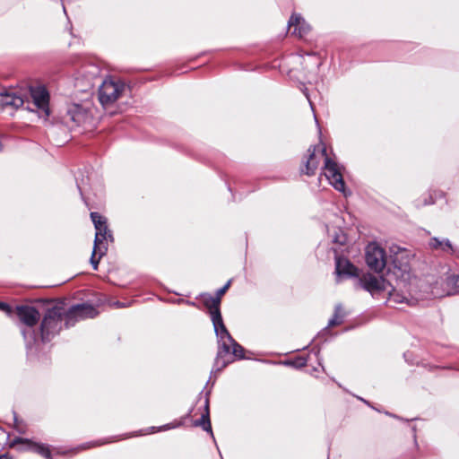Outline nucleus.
Returning a JSON list of instances; mask_svg holds the SVG:
<instances>
[{
  "label": "nucleus",
  "mask_w": 459,
  "mask_h": 459,
  "mask_svg": "<svg viewBox=\"0 0 459 459\" xmlns=\"http://www.w3.org/2000/svg\"><path fill=\"white\" fill-rule=\"evenodd\" d=\"M204 304L209 309L214 332L218 338L219 351L215 359L214 368L217 371H221L230 363L233 362V357L243 359L244 349L232 338L223 323L220 310V298L204 295Z\"/></svg>",
  "instance_id": "f257e3e1"
},
{
  "label": "nucleus",
  "mask_w": 459,
  "mask_h": 459,
  "mask_svg": "<svg viewBox=\"0 0 459 459\" xmlns=\"http://www.w3.org/2000/svg\"><path fill=\"white\" fill-rule=\"evenodd\" d=\"M323 162V174L329 183L339 192L347 195L345 183L340 171L338 164L326 153V147L323 143L311 146L307 150V157L304 161V168L301 172L312 176L316 173L318 166Z\"/></svg>",
  "instance_id": "f03ea898"
},
{
  "label": "nucleus",
  "mask_w": 459,
  "mask_h": 459,
  "mask_svg": "<svg viewBox=\"0 0 459 459\" xmlns=\"http://www.w3.org/2000/svg\"><path fill=\"white\" fill-rule=\"evenodd\" d=\"M65 312L61 307H53L48 309L40 325L42 342L50 341L61 330L62 321L65 320Z\"/></svg>",
  "instance_id": "7ed1b4c3"
},
{
  "label": "nucleus",
  "mask_w": 459,
  "mask_h": 459,
  "mask_svg": "<svg viewBox=\"0 0 459 459\" xmlns=\"http://www.w3.org/2000/svg\"><path fill=\"white\" fill-rule=\"evenodd\" d=\"M126 85L121 81L108 78L103 81L99 89V100L102 106L114 103L122 94Z\"/></svg>",
  "instance_id": "20e7f679"
},
{
  "label": "nucleus",
  "mask_w": 459,
  "mask_h": 459,
  "mask_svg": "<svg viewBox=\"0 0 459 459\" xmlns=\"http://www.w3.org/2000/svg\"><path fill=\"white\" fill-rule=\"evenodd\" d=\"M365 259L368 266L377 273L382 272L387 264L385 249L375 242L366 247Z\"/></svg>",
  "instance_id": "39448f33"
},
{
  "label": "nucleus",
  "mask_w": 459,
  "mask_h": 459,
  "mask_svg": "<svg viewBox=\"0 0 459 459\" xmlns=\"http://www.w3.org/2000/svg\"><path fill=\"white\" fill-rule=\"evenodd\" d=\"M98 315L96 308L86 303L72 306L65 315V322L67 327L74 325L75 321L84 318H93Z\"/></svg>",
  "instance_id": "423d86ee"
},
{
  "label": "nucleus",
  "mask_w": 459,
  "mask_h": 459,
  "mask_svg": "<svg viewBox=\"0 0 459 459\" xmlns=\"http://www.w3.org/2000/svg\"><path fill=\"white\" fill-rule=\"evenodd\" d=\"M389 281L382 276L365 273L359 279V286L371 293L372 296L388 290Z\"/></svg>",
  "instance_id": "0eeeda50"
},
{
  "label": "nucleus",
  "mask_w": 459,
  "mask_h": 459,
  "mask_svg": "<svg viewBox=\"0 0 459 459\" xmlns=\"http://www.w3.org/2000/svg\"><path fill=\"white\" fill-rule=\"evenodd\" d=\"M91 218L96 229L94 239L95 250L100 247H106L104 242L108 239L113 240L112 234L108 228L107 219L98 212H91Z\"/></svg>",
  "instance_id": "6e6552de"
},
{
  "label": "nucleus",
  "mask_w": 459,
  "mask_h": 459,
  "mask_svg": "<svg viewBox=\"0 0 459 459\" xmlns=\"http://www.w3.org/2000/svg\"><path fill=\"white\" fill-rule=\"evenodd\" d=\"M29 93L32 100L33 105L43 113L44 117L49 116V93L47 89L42 86H35L29 88Z\"/></svg>",
  "instance_id": "1a4fd4ad"
},
{
  "label": "nucleus",
  "mask_w": 459,
  "mask_h": 459,
  "mask_svg": "<svg viewBox=\"0 0 459 459\" xmlns=\"http://www.w3.org/2000/svg\"><path fill=\"white\" fill-rule=\"evenodd\" d=\"M15 445H21L18 448L19 451H33L45 457L46 459H51V452L48 446L41 444V443H34L29 439L17 437L15 438L11 446H14Z\"/></svg>",
  "instance_id": "9d476101"
},
{
  "label": "nucleus",
  "mask_w": 459,
  "mask_h": 459,
  "mask_svg": "<svg viewBox=\"0 0 459 459\" xmlns=\"http://www.w3.org/2000/svg\"><path fill=\"white\" fill-rule=\"evenodd\" d=\"M26 102L25 96L13 89L0 92V105L3 108H19Z\"/></svg>",
  "instance_id": "9b49d317"
},
{
  "label": "nucleus",
  "mask_w": 459,
  "mask_h": 459,
  "mask_svg": "<svg viewBox=\"0 0 459 459\" xmlns=\"http://www.w3.org/2000/svg\"><path fill=\"white\" fill-rule=\"evenodd\" d=\"M335 273L337 281L342 277H357L359 276L358 268L353 265L347 258L342 256L335 257Z\"/></svg>",
  "instance_id": "f8f14e48"
},
{
  "label": "nucleus",
  "mask_w": 459,
  "mask_h": 459,
  "mask_svg": "<svg viewBox=\"0 0 459 459\" xmlns=\"http://www.w3.org/2000/svg\"><path fill=\"white\" fill-rule=\"evenodd\" d=\"M16 313L21 322L29 327L34 326L39 320V311L30 306H18Z\"/></svg>",
  "instance_id": "ddd939ff"
},
{
  "label": "nucleus",
  "mask_w": 459,
  "mask_h": 459,
  "mask_svg": "<svg viewBox=\"0 0 459 459\" xmlns=\"http://www.w3.org/2000/svg\"><path fill=\"white\" fill-rule=\"evenodd\" d=\"M404 285L403 281H397L396 286H393L391 283H389L388 290H385V292L388 294V300L389 302H394L395 304H402L406 303L408 305H413L414 301L409 298L408 295L400 292L397 288H400Z\"/></svg>",
  "instance_id": "4468645a"
},
{
  "label": "nucleus",
  "mask_w": 459,
  "mask_h": 459,
  "mask_svg": "<svg viewBox=\"0 0 459 459\" xmlns=\"http://www.w3.org/2000/svg\"><path fill=\"white\" fill-rule=\"evenodd\" d=\"M289 29L293 28L292 34L303 38L310 31V26L299 14H292L289 21Z\"/></svg>",
  "instance_id": "2eb2a0df"
},
{
  "label": "nucleus",
  "mask_w": 459,
  "mask_h": 459,
  "mask_svg": "<svg viewBox=\"0 0 459 459\" xmlns=\"http://www.w3.org/2000/svg\"><path fill=\"white\" fill-rule=\"evenodd\" d=\"M67 115L76 126H82L90 119L88 112L79 105L73 106Z\"/></svg>",
  "instance_id": "dca6fc26"
},
{
  "label": "nucleus",
  "mask_w": 459,
  "mask_h": 459,
  "mask_svg": "<svg viewBox=\"0 0 459 459\" xmlns=\"http://www.w3.org/2000/svg\"><path fill=\"white\" fill-rule=\"evenodd\" d=\"M194 426L201 427L204 430L209 432L212 437L214 438L211 420H210V411H209V400H205L204 411L199 420H195Z\"/></svg>",
  "instance_id": "f3484780"
},
{
  "label": "nucleus",
  "mask_w": 459,
  "mask_h": 459,
  "mask_svg": "<svg viewBox=\"0 0 459 459\" xmlns=\"http://www.w3.org/2000/svg\"><path fill=\"white\" fill-rule=\"evenodd\" d=\"M429 246L434 249L440 248L446 252L455 253V249L448 239L439 240L437 238H433L429 242Z\"/></svg>",
  "instance_id": "a211bd4d"
},
{
  "label": "nucleus",
  "mask_w": 459,
  "mask_h": 459,
  "mask_svg": "<svg viewBox=\"0 0 459 459\" xmlns=\"http://www.w3.org/2000/svg\"><path fill=\"white\" fill-rule=\"evenodd\" d=\"M345 313L341 305H336L334 308L333 316L328 322V327H333L339 325L343 322Z\"/></svg>",
  "instance_id": "6ab92c4d"
},
{
  "label": "nucleus",
  "mask_w": 459,
  "mask_h": 459,
  "mask_svg": "<svg viewBox=\"0 0 459 459\" xmlns=\"http://www.w3.org/2000/svg\"><path fill=\"white\" fill-rule=\"evenodd\" d=\"M107 251V247H100V248H97L95 251V246L93 247L92 255L91 257V264L94 270H97L98 264L100 262V259L101 256L105 255Z\"/></svg>",
  "instance_id": "aec40b11"
},
{
  "label": "nucleus",
  "mask_w": 459,
  "mask_h": 459,
  "mask_svg": "<svg viewBox=\"0 0 459 459\" xmlns=\"http://www.w3.org/2000/svg\"><path fill=\"white\" fill-rule=\"evenodd\" d=\"M183 423H184V420H175L169 424L162 425L159 428L152 427V428H150L151 431H149L148 433H152V432H157V431H165V430L176 429V428L182 426Z\"/></svg>",
  "instance_id": "412c9836"
},
{
  "label": "nucleus",
  "mask_w": 459,
  "mask_h": 459,
  "mask_svg": "<svg viewBox=\"0 0 459 459\" xmlns=\"http://www.w3.org/2000/svg\"><path fill=\"white\" fill-rule=\"evenodd\" d=\"M448 285H451L453 291L450 294H459V276H452L448 279Z\"/></svg>",
  "instance_id": "4be33fe9"
},
{
  "label": "nucleus",
  "mask_w": 459,
  "mask_h": 459,
  "mask_svg": "<svg viewBox=\"0 0 459 459\" xmlns=\"http://www.w3.org/2000/svg\"><path fill=\"white\" fill-rule=\"evenodd\" d=\"M231 284V280H230L223 287L219 289L216 292V297L220 298V300L221 299V297L226 293L228 289L230 288Z\"/></svg>",
  "instance_id": "5701e85b"
},
{
  "label": "nucleus",
  "mask_w": 459,
  "mask_h": 459,
  "mask_svg": "<svg viewBox=\"0 0 459 459\" xmlns=\"http://www.w3.org/2000/svg\"><path fill=\"white\" fill-rule=\"evenodd\" d=\"M333 241L335 243H339V244L342 245L346 241V237L342 233L340 235H336L335 238H333Z\"/></svg>",
  "instance_id": "b1692460"
},
{
  "label": "nucleus",
  "mask_w": 459,
  "mask_h": 459,
  "mask_svg": "<svg viewBox=\"0 0 459 459\" xmlns=\"http://www.w3.org/2000/svg\"><path fill=\"white\" fill-rule=\"evenodd\" d=\"M0 309L7 313L11 312V307H9V305L4 302H0Z\"/></svg>",
  "instance_id": "393cba45"
},
{
  "label": "nucleus",
  "mask_w": 459,
  "mask_h": 459,
  "mask_svg": "<svg viewBox=\"0 0 459 459\" xmlns=\"http://www.w3.org/2000/svg\"><path fill=\"white\" fill-rule=\"evenodd\" d=\"M306 365V360L301 359H299V363L296 364L297 367H303Z\"/></svg>",
  "instance_id": "a878e982"
},
{
  "label": "nucleus",
  "mask_w": 459,
  "mask_h": 459,
  "mask_svg": "<svg viewBox=\"0 0 459 459\" xmlns=\"http://www.w3.org/2000/svg\"><path fill=\"white\" fill-rule=\"evenodd\" d=\"M0 459H13L11 456H9L8 455H0Z\"/></svg>",
  "instance_id": "bb28decb"
},
{
  "label": "nucleus",
  "mask_w": 459,
  "mask_h": 459,
  "mask_svg": "<svg viewBox=\"0 0 459 459\" xmlns=\"http://www.w3.org/2000/svg\"><path fill=\"white\" fill-rule=\"evenodd\" d=\"M116 305H117V307H126V305H125L124 303L119 302V301H118V302H117V303H116Z\"/></svg>",
  "instance_id": "cd10ccee"
},
{
  "label": "nucleus",
  "mask_w": 459,
  "mask_h": 459,
  "mask_svg": "<svg viewBox=\"0 0 459 459\" xmlns=\"http://www.w3.org/2000/svg\"><path fill=\"white\" fill-rule=\"evenodd\" d=\"M304 93H305V96L307 97V99L308 100V101H309V104H310L311 108H313L312 103H311V101H310V100H309V98H308L307 93L306 91H304Z\"/></svg>",
  "instance_id": "c85d7f7f"
},
{
  "label": "nucleus",
  "mask_w": 459,
  "mask_h": 459,
  "mask_svg": "<svg viewBox=\"0 0 459 459\" xmlns=\"http://www.w3.org/2000/svg\"><path fill=\"white\" fill-rule=\"evenodd\" d=\"M186 304L188 305H191V306H195V302H192V301H185Z\"/></svg>",
  "instance_id": "c756f323"
},
{
  "label": "nucleus",
  "mask_w": 459,
  "mask_h": 459,
  "mask_svg": "<svg viewBox=\"0 0 459 459\" xmlns=\"http://www.w3.org/2000/svg\"><path fill=\"white\" fill-rule=\"evenodd\" d=\"M22 334L24 336V339H27V333L25 331H22Z\"/></svg>",
  "instance_id": "7c9ffc66"
},
{
  "label": "nucleus",
  "mask_w": 459,
  "mask_h": 459,
  "mask_svg": "<svg viewBox=\"0 0 459 459\" xmlns=\"http://www.w3.org/2000/svg\"><path fill=\"white\" fill-rule=\"evenodd\" d=\"M399 269H400L401 271H403V272H406V268H403V269L402 267H399Z\"/></svg>",
  "instance_id": "2f4dec72"
},
{
  "label": "nucleus",
  "mask_w": 459,
  "mask_h": 459,
  "mask_svg": "<svg viewBox=\"0 0 459 459\" xmlns=\"http://www.w3.org/2000/svg\"><path fill=\"white\" fill-rule=\"evenodd\" d=\"M285 364L290 365L293 364L292 362L286 361Z\"/></svg>",
  "instance_id": "473e14b6"
}]
</instances>
